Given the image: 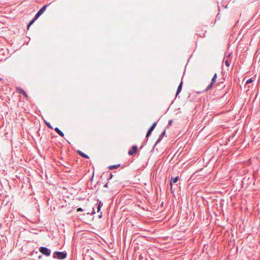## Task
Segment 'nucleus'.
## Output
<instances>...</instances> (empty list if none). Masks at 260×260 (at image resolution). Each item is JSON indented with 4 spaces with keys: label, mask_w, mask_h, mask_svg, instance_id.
<instances>
[{
    "label": "nucleus",
    "mask_w": 260,
    "mask_h": 260,
    "mask_svg": "<svg viewBox=\"0 0 260 260\" xmlns=\"http://www.w3.org/2000/svg\"><path fill=\"white\" fill-rule=\"evenodd\" d=\"M45 123L48 127H49L50 129H53V127L52 126V125L50 124V123L49 122H47L46 121H45Z\"/></svg>",
    "instance_id": "nucleus-16"
},
{
    "label": "nucleus",
    "mask_w": 260,
    "mask_h": 260,
    "mask_svg": "<svg viewBox=\"0 0 260 260\" xmlns=\"http://www.w3.org/2000/svg\"><path fill=\"white\" fill-rule=\"evenodd\" d=\"M48 5H46L42 7L35 15L36 18H38L46 10Z\"/></svg>",
    "instance_id": "nucleus-4"
},
{
    "label": "nucleus",
    "mask_w": 260,
    "mask_h": 260,
    "mask_svg": "<svg viewBox=\"0 0 260 260\" xmlns=\"http://www.w3.org/2000/svg\"><path fill=\"white\" fill-rule=\"evenodd\" d=\"M83 210H84L82 208H81V207L78 208L77 209V211H83Z\"/></svg>",
    "instance_id": "nucleus-22"
},
{
    "label": "nucleus",
    "mask_w": 260,
    "mask_h": 260,
    "mask_svg": "<svg viewBox=\"0 0 260 260\" xmlns=\"http://www.w3.org/2000/svg\"><path fill=\"white\" fill-rule=\"evenodd\" d=\"M156 124L157 122H154L148 129L146 136V137L147 138L146 141H147L149 137L151 135V133L154 129L155 127L156 126Z\"/></svg>",
    "instance_id": "nucleus-3"
},
{
    "label": "nucleus",
    "mask_w": 260,
    "mask_h": 260,
    "mask_svg": "<svg viewBox=\"0 0 260 260\" xmlns=\"http://www.w3.org/2000/svg\"><path fill=\"white\" fill-rule=\"evenodd\" d=\"M39 251L46 256H50L51 252L50 249L43 246H41L39 248Z\"/></svg>",
    "instance_id": "nucleus-2"
},
{
    "label": "nucleus",
    "mask_w": 260,
    "mask_h": 260,
    "mask_svg": "<svg viewBox=\"0 0 260 260\" xmlns=\"http://www.w3.org/2000/svg\"><path fill=\"white\" fill-rule=\"evenodd\" d=\"M217 77V75L216 73H215L214 75V76H213V78H212V79L211 80V82H212V83L214 84L215 83V82L216 81V80Z\"/></svg>",
    "instance_id": "nucleus-15"
},
{
    "label": "nucleus",
    "mask_w": 260,
    "mask_h": 260,
    "mask_svg": "<svg viewBox=\"0 0 260 260\" xmlns=\"http://www.w3.org/2000/svg\"><path fill=\"white\" fill-rule=\"evenodd\" d=\"M16 90L19 93L23 94V95L25 96V97L26 98H27V97H28L26 93L25 92V91L23 89H22L20 87H17L16 89Z\"/></svg>",
    "instance_id": "nucleus-7"
},
{
    "label": "nucleus",
    "mask_w": 260,
    "mask_h": 260,
    "mask_svg": "<svg viewBox=\"0 0 260 260\" xmlns=\"http://www.w3.org/2000/svg\"><path fill=\"white\" fill-rule=\"evenodd\" d=\"M98 206H100V207H102V206H103V203H102V202L101 201H100L99 202Z\"/></svg>",
    "instance_id": "nucleus-20"
},
{
    "label": "nucleus",
    "mask_w": 260,
    "mask_h": 260,
    "mask_svg": "<svg viewBox=\"0 0 260 260\" xmlns=\"http://www.w3.org/2000/svg\"><path fill=\"white\" fill-rule=\"evenodd\" d=\"M182 84H183V82L181 81L178 87V88H177V92H176V97L177 96V95L180 93V92H181V90H182Z\"/></svg>",
    "instance_id": "nucleus-9"
},
{
    "label": "nucleus",
    "mask_w": 260,
    "mask_h": 260,
    "mask_svg": "<svg viewBox=\"0 0 260 260\" xmlns=\"http://www.w3.org/2000/svg\"><path fill=\"white\" fill-rule=\"evenodd\" d=\"M172 121H172V120H169V124L170 125H171V124H172Z\"/></svg>",
    "instance_id": "nucleus-24"
},
{
    "label": "nucleus",
    "mask_w": 260,
    "mask_h": 260,
    "mask_svg": "<svg viewBox=\"0 0 260 260\" xmlns=\"http://www.w3.org/2000/svg\"><path fill=\"white\" fill-rule=\"evenodd\" d=\"M54 131L61 137H64V134L63 132L58 127H55Z\"/></svg>",
    "instance_id": "nucleus-10"
},
{
    "label": "nucleus",
    "mask_w": 260,
    "mask_h": 260,
    "mask_svg": "<svg viewBox=\"0 0 260 260\" xmlns=\"http://www.w3.org/2000/svg\"><path fill=\"white\" fill-rule=\"evenodd\" d=\"M77 153L81 156H82V157L84 158H89V156L86 154L85 153H83V152H82L80 150H78L77 151Z\"/></svg>",
    "instance_id": "nucleus-11"
},
{
    "label": "nucleus",
    "mask_w": 260,
    "mask_h": 260,
    "mask_svg": "<svg viewBox=\"0 0 260 260\" xmlns=\"http://www.w3.org/2000/svg\"><path fill=\"white\" fill-rule=\"evenodd\" d=\"M67 255L66 251H55L52 254V257L55 259H64Z\"/></svg>",
    "instance_id": "nucleus-1"
},
{
    "label": "nucleus",
    "mask_w": 260,
    "mask_h": 260,
    "mask_svg": "<svg viewBox=\"0 0 260 260\" xmlns=\"http://www.w3.org/2000/svg\"><path fill=\"white\" fill-rule=\"evenodd\" d=\"M38 18H36V16H35L34 18L29 21L27 25V28H28L30 27V26Z\"/></svg>",
    "instance_id": "nucleus-12"
},
{
    "label": "nucleus",
    "mask_w": 260,
    "mask_h": 260,
    "mask_svg": "<svg viewBox=\"0 0 260 260\" xmlns=\"http://www.w3.org/2000/svg\"><path fill=\"white\" fill-rule=\"evenodd\" d=\"M178 180H179V177L178 176H177V177H176L175 178L172 177L171 181L170 182V185L171 186V189L172 188V184H173V183H176L178 181Z\"/></svg>",
    "instance_id": "nucleus-8"
},
{
    "label": "nucleus",
    "mask_w": 260,
    "mask_h": 260,
    "mask_svg": "<svg viewBox=\"0 0 260 260\" xmlns=\"http://www.w3.org/2000/svg\"><path fill=\"white\" fill-rule=\"evenodd\" d=\"M166 135V130H164V132L161 134V135L159 136L158 138L157 139L156 142H155L154 144V146H155L158 143H159L162 139Z\"/></svg>",
    "instance_id": "nucleus-6"
},
{
    "label": "nucleus",
    "mask_w": 260,
    "mask_h": 260,
    "mask_svg": "<svg viewBox=\"0 0 260 260\" xmlns=\"http://www.w3.org/2000/svg\"><path fill=\"white\" fill-rule=\"evenodd\" d=\"M138 151V147L136 145L133 146L132 149L128 152L129 155H133L134 153H136Z\"/></svg>",
    "instance_id": "nucleus-5"
},
{
    "label": "nucleus",
    "mask_w": 260,
    "mask_h": 260,
    "mask_svg": "<svg viewBox=\"0 0 260 260\" xmlns=\"http://www.w3.org/2000/svg\"><path fill=\"white\" fill-rule=\"evenodd\" d=\"M101 208L102 207H100V206H98V207H97V212H99L101 211Z\"/></svg>",
    "instance_id": "nucleus-21"
},
{
    "label": "nucleus",
    "mask_w": 260,
    "mask_h": 260,
    "mask_svg": "<svg viewBox=\"0 0 260 260\" xmlns=\"http://www.w3.org/2000/svg\"><path fill=\"white\" fill-rule=\"evenodd\" d=\"M119 166H120L119 164H118V165H112V166H109L108 168L110 170H113V169H117Z\"/></svg>",
    "instance_id": "nucleus-13"
},
{
    "label": "nucleus",
    "mask_w": 260,
    "mask_h": 260,
    "mask_svg": "<svg viewBox=\"0 0 260 260\" xmlns=\"http://www.w3.org/2000/svg\"><path fill=\"white\" fill-rule=\"evenodd\" d=\"M112 177H113V175H112V174L111 173L110 174V176H109V177L108 178V182H109V180H110V179H112Z\"/></svg>",
    "instance_id": "nucleus-19"
},
{
    "label": "nucleus",
    "mask_w": 260,
    "mask_h": 260,
    "mask_svg": "<svg viewBox=\"0 0 260 260\" xmlns=\"http://www.w3.org/2000/svg\"><path fill=\"white\" fill-rule=\"evenodd\" d=\"M213 83H212V82L210 83V84H209L207 87H206V89H205V91H208L209 90L211 89L212 87H213Z\"/></svg>",
    "instance_id": "nucleus-14"
},
{
    "label": "nucleus",
    "mask_w": 260,
    "mask_h": 260,
    "mask_svg": "<svg viewBox=\"0 0 260 260\" xmlns=\"http://www.w3.org/2000/svg\"><path fill=\"white\" fill-rule=\"evenodd\" d=\"M225 64L226 67H229L230 66V62L228 60H226L225 61Z\"/></svg>",
    "instance_id": "nucleus-18"
},
{
    "label": "nucleus",
    "mask_w": 260,
    "mask_h": 260,
    "mask_svg": "<svg viewBox=\"0 0 260 260\" xmlns=\"http://www.w3.org/2000/svg\"><path fill=\"white\" fill-rule=\"evenodd\" d=\"M0 81H3V79L0 77Z\"/></svg>",
    "instance_id": "nucleus-27"
},
{
    "label": "nucleus",
    "mask_w": 260,
    "mask_h": 260,
    "mask_svg": "<svg viewBox=\"0 0 260 260\" xmlns=\"http://www.w3.org/2000/svg\"><path fill=\"white\" fill-rule=\"evenodd\" d=\"M108 183H109L108 182L107 183H106L104 185V187H108Z\"/></svg>",
    "instance_id": "nucleus-23"
},
{
    "label": "nucleus",
    "mask_w": 260,
    "mask_h": 260,
    "mask_svg": "<svg viewBox=\"0 0 260 260\" xmlns=\"http://www.w3.org/2000/svg\"><path fill=\"white\" fill-rule=\"evenodd\" d=\"M253 82V80L252 78H250V79H248L246 82V84H249V83H251Z\"/></svg>",
    "instance_id": "nucleus-17"
},
{
    "label": "nucleus",
    "mask_w": 260,
    "mask_h": 260,
    "mask_svg": "<svg viewBox=\"0 0 260 260\" xmlns=\"http://www.w3.org/2000/svg\"><path fill=\"white\" fill-rule=\"evenodd\" d=\"M102 217V213L101 212L100 214L99 215V218H101Z\"/></svg>",
    "instance_id": "nucleus-26"
},
{
    "label": "nucleus",
    "mask_w": 260,
    "mask_h": 260,
    "mask_svg": "<svg viewBox=\"0 0 260 260\" xmlns=\"http://www.w3.org/2000/svg\"><path fill=\"white\" fill-rule=\"evenodd\" d=\"M95 210H94V208H93V210H92V211L91 212V214H95Z\"/></svg>",
    "instance_id": "nucleus-25"
}]
</instances>
